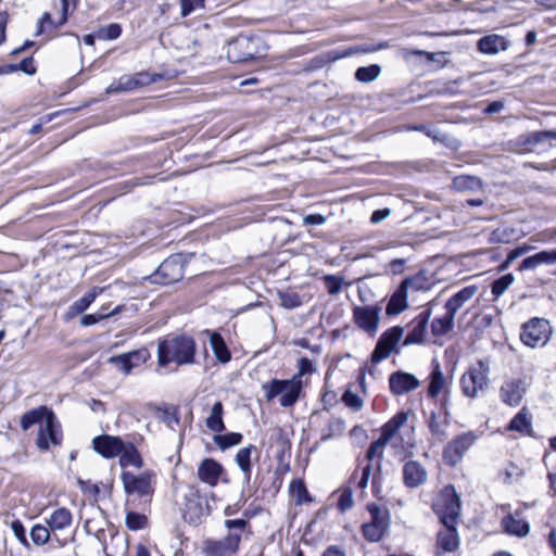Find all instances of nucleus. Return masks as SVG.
Returning <instances> with one entry per match:
<instances>
[{"label": "nucleus", "mask_w": 556, "mask_h": 556, "mask_svg": "<svg viewBox=\"0 0 556 556\" xmlns=\"http://www.w3.org/2000/svg\"><path fill=\"white\" fill-rule=\"evenodd\" d=\"M476 439L473 432H465L448 442L443 453L445 462L451 466L458 464L465 453L473 445Z\"/></svg>", "instance_id": "nucleus-10"}, {"label": "nucleus", "mask_w": 556, "mask_h": 556, "mask_svg": "<svg viewBox=\"0 0 556 556\" xmlns=\"http://www.w3.org/2000/svg\"><path fill=\"white\" fill-rule=\"evenodd\" d=\"M149 352L146 349L131 351L126 354L112 356L110 363L113 364L118 370L128 375L132 368H136L147 362Z\"/></svg>", "instance_id": "nucleus-14"}, {"label": "nucleus", "mask_w": 556, "mask_h": 556, "mask_svg": "<svg viewBox=\"0 0 556 556\" xmlns=\"http://www.w3.org/2000/svg\"><path fill=\"white\" fill-rule=\"evenodd\" d=\"M326 222V217L320 214H309L303 219L304 225H323Z\"/></svg>", "instance_id": "nucleus-63"}, {"label": "nucleus", "mask_w": 556, "mask_h": 556, "mask_svg": "<svg viewBox=\"0 0 556 556\" xmlns=\"http://www.w3.org/2000/svg\"><path fill=\"white\" fill-rule=\"evenodd\" d=\"M302 378L293 376L291 379H273L262 386L267 402L278 397L281 407H292L299 400L302 391Z\"/></svg>", "instance_id": "nucleus-2"}, {"label": "nucleus", "mask_w": 556, "mask_h": 556, "mask_svg": "<svg viewBox=\"0 0 556 556\" xmlns=\"http://www.w3.org/2000/svg\"><path fill=\"white\" fill-rule=\"evenodd\" d=\"M556 261V251H542L525 258L520 264L521 270L534 269L541 264H553Z\"/></svg>", "instance_id": "nucleus-32"}, {"label": "nucleus", "mask_w": 556, "mask_h": 556, "mask_svg": "<svg viewBox=\"0 0 556 556\" xmlns=\"http://www.w3.org/2000/svg\"><path fill=\"white\" fill-rule=\"evenodd\" d=\"M400 286L408 293H414L426 289V279L421 275H416L414 277L404 279Z\"/></svg>", "instance_id": "nucleus-51"}, {"label": "nucleus", "mask_w": 556, "mask_h": 556, "mask_svg": "<svg viewBox=\"0 0 556 556\" xmlns=\"http://www.w3.org/2000/svg\"><path fill=\"white\" fill-rule=\"evenodd\" d=\"M338 493L339 497L337 506L342 513H345L354 506L353 492L351 488L345 486L340 489Z\"/></svg>", "instance_id": "nucleus-52"}, {"label": "nucleus", "mask_w": 556, "mask_h": 556, "mask_svg": "<svg viewBox=\"0 0 556 556\" xmlns=\"http://www.w3.org/2000/svg\"><path fill=\"white\" fill-rule=\"evenodd\" d=\"M102 292L101 288L94 287L92 288L87 294H85L83 298L77 300L72 306L71 309L76 313H83L85 312L89 305L96 300V298Z\"/></svg>", "instance_id": "nucleus-45"}, {"label": "nucleus", "mask_w": 556, "mask_h": 556, "mask_svg": "<svg viewBox=\"0 0 556 556\" xmlns=\"http://www.w3.org/2000/svg\"><path fill=\"white\" fill-rule=\"evenodd\" d=\"M119 311H121V306H117V307H115L110 313H99V314H88V315H85L80 319V325L85 326V327L94 325L98 321H100V320H102V319H104V318H106L109 316L117 314Z\"/></svg>", "instance_id": "nucleus-55"}, {"label": "nucleus", "mask_w": 556, "mask_h": 556, "mask_svg": "<svg viewBox=\"0 0 556 556\" xmlns=\"http://www.w3.org/2000/svg\"><path fill=\"white\" fill-rule=\"evenodd\" d=\"M380 312L376 305L354 306L353 321L358 329L374 338L379 329Z\"/></svg>", "instance_id": "nucleus-9"}, {"label": "nucleus", "mask_w": 556, "mask_h": 556, "mask_svg": "<svg viewBox=\"0 0 556 556\" xmlns=\"http://www.w3.org/2000/svg\"><path fill=\"white\" fill-rule=\"evenodd\" d=\"M434 511L443 525L457 523L460 500L453 485H446L433 504Z\"/></svg>", "instance_id": "nucleus-4"}, {"label": "nucleus", "mask_w": 556, "mask_h": 556, "mask_svg": "<svg viewBox=\"0 0 556 556\" xmlns=\"http://www.w3.org/2000/svg\"><path fill=\"white\" fill-rule=\"evenodd\" d=\"M391 214L390 208L377 210L371 214L370 222L372 224H379L386 218H388Z\"/></svg>", "instance_id": "nucleus-62"}, {"label": "nucleus", "mask_w": 556, "mask_h": 556, "mask_svg": "<svg viewBox=\"0 0 556 556\" xmlns=\"http://www.w3.org/2000/svg\"><path fill=\"white\" fill-rule=\"evenodd\" d=\"M476 286H468L454 294L446 303L445 309L453 316L456 315L457 311L464 306L477 292Z\"/></svg>", "instance_id": "nucleus-29"}, {"label": "nucleus", "mask_w": 556, "mask_h": 556, "mask_svg": "<svg viewBox=\"0 0 556 556\" xmlns=\"http://www.w3.org/2000/svg\"><path fill=\"white\" fill-rule=\"evenodd\" d=\"M502 525L508 534L523 538L530 531V525L522 519L517 511L515 515H508L502 520Z\"/></svg>", "instance_id": "nucleus-28"}, {"label": "nucleus", "mask_w": 556, "mask_h": 556, "mask_svg": "<svg viewBox=\"0 0 556 556\" xmlns=\"http://www.w3.org/2000/svg\"><path fill=\"white\" fill-rule=\"evenodd\" d=\"M448 391V381L444 376L440 364L434 361L432 364V370L429 375L428 395L435 399L441 393Z\"/></svg>", "instance_id": "nucleus-23"}, {"label": "nucleus", "mask_w": 556, "mask_h": 556, "mask_svg": "<svg viewBox=\"0 0 556 556\" xmlns=\"http://www.w3.org/2000/svg\"><path fill=\"white\" fill-rule=\"evenodd\" d=\"M125 442L114 435H98L92 440V446L104 458H113L123 452Z\"/></svg>", "instance_id": "nucleus-16"}, {"label": "nucleus", "mask_w": 556, "mask_h": 556, "mask_svg": "<svg viewBox=\"0 0 556 556\" xmlns=\"http://www.w3.org/2000/svg\"><path fill=\"white\" fill-rule=\"evenodd\" d=\"M455 316L451 315L447 311L442 317L434 318L431 324L432 334L435 337L445 336L454 326Z\"/></svg>", "instance_id": "nucleus-39"}, {"label": "nucleus", "mask_w": 556, "mask_h": 556, "mask_svg": "<svg viewBox=\"0 0 556 556\" xmlns=\"http://www.w3.org/2000/svg\"><path fill=\"white\" fill-rule=\"evenodd\" d=\"M118 456L122 467L134 466L140 469L143 466L142 457L132 443H125L123 452Z\"/></svg>", "instance_id": "nucleus-31"}, {"label": "nucleus", "mask_w": 556, "mask_h": 556, "mask_svg": "<svg viewBox=\"0 0 556 556\" xmlns=\"http://www.w3.org/2000/svg\"><path fill=\"white\" fill-rule=\"evenodd\" d=\"M242 434L238 432H229L226 434H217L214 438V442L222 450L229 448L231 446L238 445L242 441Z\"/></svg>", "instance_id": "nucleus-47"}, {"label": "nucleus", "mask_w": 556, "mask_h": 556, "mask_svg": "<svg viewBox=\"0 0 556 556\" xmlns=\"http://www.w3.org/2000/svg\"><path fill=\"white\" fill-rule=\"evenodd\" d=\"M149 80L147 79V75L143 73L136 74L134 76H123L117 81L112 83L105 90L106 94L116 93V92H126L135 90L146 84Z\"/></svg>", "instance_id": "nucleus-22"}, {"label": "nucleus", "mask_w": 556, "mask_h": 556, "mask_svg": "<svg viewBox=\"0 0 556 556\" xmlns=\"http://www.w3.org/2000/svg\"><path fill=\"white\" fill-rule=\"evenodd\" d=\"M210 343L215 356L222 362L227 363L230 359V353L224 342V339L218 333H212Z\"/></svg>", "instance_id": "nucleus-41"}, {"label": "nucleus", "mask_w": 556, "mask_h": 556, "mask_svg": "<svg viewBox=\"0 0 556 556\" xmlns=\"http://www.w3.org/2000/svg\"><path fill=\"white\" fill-rule=\"evenodd\" d=\"M72 513L65 507L56 508L50 514L49 517L45 518V522L52 532L68 528L72 525Z\"/></svg>", "instance_id": "nucleus-27"}, {"label": "nucleus", "mask_w": 556, "mask_h": 556, "mask_svg": "<svg viewBox=\"0 0 556 556\" xmlns=\"http://www.w3.org/2000/svg\"><path fill=\"white\" fill-rule=\"evenodd\" d=\"M254 450L255 446L250 444L249 446L240 448L236 455V463L241 469L245 481H249L251 478V454Z\"/></svg>", "instance_id": "nucleus-37"}, {"label": "nucleus", "mask_w": 556, "mask_h": 556, "mask_svg": "<svg viewBox=\"0 0 556 556\" xmlns=\"http://www.w3.org/2000/svg\"><path fill=\"white\" fill-rule=\"evenodd\" d=\"M155 417L172 430H175V427L179 424V417L175 407H157L155 409Z\"/></svg>", "instance_id": "nucleus-42"}, {"label": "nucleus", "mask_w": 556, "mask_h": 556, "mask_svg": "<svg viewBox=\"0 0 556 556\" xmlns=\"http://www.w3.org/2000/svg\"><path fill=\"white\" fill-rule=\"evenodd\" d=\"M240 542L241 534L237 532H230L224 539L210 543L207 548L214 556H224L226 554L237 553Z\"/></svg>", "instance_id": "nucleus-20"}, {"label": "nucleus", "mask_w": 556, "mask_h": 556, "mask_svg": "<svg viewBox=\"0 0 556 556\" xmlns=\"http://www.w3.org/2000/svg\"><path fill=\"white\" fill-rule=\"evenodd\" d=\"M513 281L514 276L511 274L504 275L501 278L496 279L492 283V294L495 298L501 296L508 289Z\"/></svg>", "instance_id": "nucleus-53"}, {"label": "nucleus", "mask_w": 556, "mask_h": 556, "mask_svg": "<svg viewBox=\"0 0 556 556\" xmlns=\"http://www.w3.org/2000/svg\"><path fill=\"white\" fill-rule=\"evenodd\" d=\"M122 34V27L117 23H112L108 26L101 27L96 31V36L100 40H114Z\"/></svg>", "instance_id": "nucleus-50"}, {"label": "nucleus", "mask_w": 556, "mask_h": 556, "mask_svg": "<svg viewBox=\"0 0 556 556\" xmlns=\"http://www.w3.org/2000/svg\"><path fill=\"white\" fill-rule=\"evenodd\" d=\"M407 421V413L401 412L396 414L390 421L382 427L381 439H386L388 443Z\"/></svg>", "instance_id": "nucleus-34"}, {"label": "nucleus", "mask_w": 556, "mask_h": 556, "mask_svg": "<svg viewBox=\"0 0 556 556\" xmlns=\"http://www.w3.org/2000/svg\"><path fill=\"white\" fill-rule=\"evenodd\" d=\"M552 327L548 320L532 318L523 325L520 338L522 342L531 348L543 346L552 336Z\"/></svg>", "instance_id": "nucleus-8"}, {"label": "nucleus", "mask_w": 556, "mask_h": 556, "mask_svg": "<svg viewBox=\"0 0 556 556\" xmlns=\"http://www.w3.org/2000/svg\"><path fill=\"white\" fill-rule=\"evenodd\" d=\"M507 429L522 435H531L532 420L526 408H522L509 422Z\"/></svg>", "instance_id": "nucleus-30"}, {"label": "nucleus", "mask_w": 556, "mask_h": 556, "mask_svg": "<svg viewBox=\"0 0 556 556\" xmlns=\"http://www.w3.org/2000/svg\"><path fill=\"white\" fill-rule=\"evenodd\" d=\"M478 50L483 54H496L508 48L505 37L497 34L486 35L478 40Z\"/></svg>", "instance_id": "nucleus-26"}, {"label": "nucleus", "mask_w": 556, "mask_h": 556, "mask_svg": "<svg viewBox=\"0 0 556 556\" xmlns=\"http://www.w3.org/2000/svg\"><path fill=\"white\" fill-rule=\"evenodd\" d=\"M407 421V413L401 412L396 414L390 421L382 427L381 439H386L388 443Z\"/></svg>", "instance_id": "nucleus-35"}, {"label": "nucleus", "mask_w": 556, "mask_h": 556, "mask_svg": "<svg viewBox=\"0 0 556 556\" xmlns=\"http://www.w3.org/2000/svg\"><path fill=\"white\" fill-rule=\"evenodd\" d=\"M420 387L419 379L409 372L395 371L389 377V388L393 395H403Z\"/></svg>", "instance_id": "nucleus-13"}, {"label": "nucleus", "mask_w": 556, "mask_h": 556, "mask_svg": "<svg viewBox=\"0 0 556 556\" xmlns=\"http://www.w3.org/2000/svg\"><path fill=\"white\" fill-rule=\"evenodd\" d=\"M425 467L415 460L407 462L403 467V480L406 486L417 488L427 481Z\"/></svg>", "instance_id": "nucleus-21"}, {"label": "nucleus", "mask_w": 556, "mask_h": 556, "mask_svg": "<svg viewBox=\"0 0 556 556\" xmlns=\"http://www.w3.org/2000/svg\"><path fill=\"white\" fill-rule=\"evenodd\" d=\"M381 74V67L377 64L358 67L355 72V78L361 83H371Z\"/></svg>", "instance_id": "nucleus-43"}, {"label": "nucleus", "mask_w": 556, "mask_h": 556, "mask_svg": "<svg viewBox=\"0 0 556 556\" xmlns=\"http://www.w3.org/2000/svg\"><path fill=\"white\" fill-rule=\"evenodd\" d=\"M51 530L46 525H35L30 530V538L35 545L42 546L47 544L51 538Z\"/></svg>", "instance_id": "nucleus-44"}, {"label": "nucleus", "mask_w": 556, "mask_h": 556, "mask_svg": "<svg viewBox=\"0 0 556 556\" xmlns=\"http://www.w3.org/2000/svg\"><path fill=\"white\" fill-rule=\"evenodd\" d=\"M324 280L329 294L336 295L341 291L343 278L336 275H327Z\"/></svg>", "instance_id": "nucleus-56"}, {"label": "nucleus", "mask_w": 556, "mask_h": 556, "mask_svg": "<svg viewBox=\"0 0 556 556\" xmlns=\"http://www.w3.org/2000/svg\"><path fill=\"white\" fill-rule=\"evenodd\" d=\"M526 392V383L520 378H511L502 384L500 389L501 400L509 406H518Z\"/></svg>", "instance_id": "nucleus-15"}, {"label": "nucleus", "mask_w": 556, "mask_h": 556, "mask_svg": "<svg viewBox=\"0 0 556 556\" xmlns=\"http://www.w3.org/2000/svg\"><path fill=\"white\" fill-rule=\"evenodd\" d=\"M403 333L404 329L402 327H393L383 332L372 352V362L379 363L388 358L402 339Z\"/></svg>", "instance_id": "nucleus-12"}, {"label": "nucleus", "mask_w": 556, "mask_h": 556, "mask_svg": "<svg viewBox=\"0 0 556 556\" xmlns=\"http://www.w3.org/2000/svg\"><path fill=\"white\" fill-rule=\"evenodd\" d=\"M11 530L23 546H28L25 528L20 520L11 522Z\"/></svg>", "instance_id": "nucleus-60"}, {"label": "nucleus", "mask_w": 556, "mask_h": 556, "mask_svg": "<svg viewBox=\"0 0 556 556\" xmlns=\"http://www.w3.org/2000/svg\"><path fill=\"white\" fill-rule=\"evenodd\" d=\"M489 363L479 359L472 364L460 377V389L465 396L475 399L489 386Z\"/></svg>", "instance_id": "nucleus-3"}, {"label": "nucleus", "mask_w": 556, "mask_h": 556, "mask_svg": "<svg viewBox=\"0 0 556 556\" xmlns=\"http://www.w3.org/2000/svg\"><path fill=\"white\" fill-rule=\"evenodd\" d=\"M61 440L62 435L60 431V425L53 415V427L51 428V431L48 432L46 430V422L40 426L37 435V446L40 450H49L51 445L61 444Z\"/></svg>", "instance_id": "nucleus-24"}, {"label": "nucleus", "mask_w": 556, "mask_h": 556, "mask_svg": "<svg viewBox=\"0 0 556 556\" xmlns=\"http://www.w3.org/2000/svg\"><path fill=\"white\" fill-rule=\"evenodd\" d=\"M195 351L194 341L190 337L180 336L166 338L159 342L157 359L161 366L169 363L177 365L190 364L193 362Z\"/></svg>", "instance_id": "nucleus-1"}, {"label": "nucleus", "mask_w": 556, "mask_h": 556, "mask_svg": "<svg viewBox=\"0 0 556 556\" xmlns=\"http://www.w3.org/2000/svg\"><path fill=\"white\" fill-rule=\"evenodd\" d=\"M429 428L431 433L439 440H443L446 437L445 422L438 420L437 415L432 413L429 418Z\"/></svg>", "instance_id": "nucleus-57"}, {"label": "nucleus", "mask_w": 556, "mask_h": 556, "mask_svg": "<svg viewBox=\"0 0 556 556\" xmlns=\"http://www.w3.org/2000/svg\"><path fill=\"white\" fill-rule=\"evenodd\" d=\"M408 292L403 289L401 286L396 289V291L392 294L386 312L388 315H397L405 311L408 306L407 296Z\"/></svg>", "instance_id": "nucleus-33"}, {"label": "nucleus", "mask_w": 556, "mask_h": 556, "mask_svg": "<svg viewBox=\"0 0 556 556\" xmlns=\"http://www.w3.org/2000/svg\"><path fill=\"white\" fill-rule=\"evenodd\" d=\"M289 490L295 505H302L312 501L305 483L300 479L293 480L290 483Z\"/></svg>", "instance_id": "nucleus-40"}, {"label": "nucleus", "mask_w": 556, "mask_h": 556, "mask_svg": "<svg viewBox=\"0 0 556 556\" xmlns=\"http://www.w3.org/2000/svg\"><path fill=\"white\" fill-rule=\"evenodd\" d=\"M405 264V258H394L389 263L388 268L392 274L397 275L403 273Z\"/></svg>", "instance_id": "nucleus-61"}, {"label": "nucleus", "mask_w": 556, "mask_h": 556, "mask_svg": "<svg viewBox=\"0 0 556 556\" xmlns=\"http://www.w3.org/2000/svg\"><path fill=\"white\" fill-rule=\"evenodd\" d=\"M457 523L443 525L444 528L438 533V547L443 553L454 552L459 545V539L456 531Z\"/></svg>", "instance_id": "nucleus-25"}, {"label": "nucleus", "mask_w": 556, "mask_h": 556, "mask_svg": "<svg viewBox=\"0 0 556 556\" xmlns=\"http://www.w3.org/2000/svg\"><path fill=\"white\" fill-rule=\"evenodd\" d=\"M261 46L262 41L258 37L238 36L228 45V60L233 63H242L258 58Z\"/></svg>", "instance_id": "nucleus-5"}, {"label": "nucleus", "mask_w": 556, "mask_h": 556, "mask_svg": "<svg viewBox=\"0 0 556 556\" xmlns=\"http://www.w3.org/2000/svg\"><path fill=\"white\" fill-rule=\"evenodd\" d=\"M125 522L129 530L138 531L146 528L148 519L142 514L136 511H128L126 514Z\"/></svg>", "instance_id": "nucleus-49"}, {"label": "nucleus", "mask_w": 556, "mask_h": 556, "mask_svg": "<svg viewBox=\"0 0 556 556\" xmlns=\"http://www.w3.org/2000/svg\"><path fill=\"white\" fill-rule=\"evenodd\" d=\"M280 305L287 309H293L302 305V298L294 291L278 292Z\"/></svg>", "instance_id": "nucleus-46"}, {"label": "nucleus", "mask_w": 556, "mask_h": 556, "mask_svg": "<svg viewBox=\"0 0 556 556\" xmlns=\"http://www.w3.org/2000/svg\"><path fill=\"white\" fill-rule=\"evenodd\" d=\"M312 369V362L308 358L303 357L299 361V374L296 376L301 378L303 375L309 374Z\"/></svg>", "instance_id": "nucleus-64"}, {"label": "nucleus", "mask_w": 556, "mask_h": 556, "mask_svg": "<svg viewBox=\"0 0 556 556\" xmlns=\"http://www.w3.org/2000/svg\"><path fill=\"white\" fill-rule=\"evenodd\" d=\"M431 316L430 309L419 313L408 325V333L404 340V345L420 344L425 341L427 326Z\"/></svg>", "instance_id": "nucleus-17"}, {"label": "nucleus", "mask_w": 556, "mask_h": 556, "mask_svg": "<svg viewBox=\"0 0 556 556\" xmlns=\"http://www.w3.org/2000/svg\"><path fill=\"white\" fill-rule=\"evenodd\" d=\"M223 404L222 402H216L211 408V414L206 418V427L216 433H220L225 430V425L223 421Z\"/></svg>", "instance_id": "nucleus-36"}, {"label": "nucleus", "mask_w": 556, "mask_h": 556, "mask_svg": "<svg viewBox=\"0 0 556 556\" xmlns=\"http://www.w3.org/2000/svg\"><path fill=\"white\" fill-rule=\"evenodd\" d=\"M184 276V265L180 255H172L161 263L153 275L155 282L168 285L180 280Z\"/></svg>", "instance_id": "nucleus-11"}, {"label": "nucleus", "mask_w": 556, "mask_h": 556, "mask_svg": "<svg viewBox=\"0 0 556 556\" xmlns=\"http://www.w3.org/2000/svg\"><path fill=\"white\" fill-rule=\"evenodd\" d=\"M370 514V521L362 528L364 536L370 542L380 541L390 526V515L387 509H382L376 504L367 506Z\"/></svg>", "instance_id": "nucleus-7"}, {"label": "nucleus", "mask_w": 556, "mask_h": 556, "mask_svg": "<svg viewBox=\"0 0 556 556\" xmlns=\"http://www.w3.org/2000/svg\"><path fill=\"white\" fill-rule=\"evenodd\" d=\"M480 185V180L472 176H458L453 180V187L459 191L476 190Z\"/></svg>", "instance_id": "nucleus-48"}, {"label": "nucleus", "mask_w": 556, "mask_h": 556, "mask_svg": "<svg viewBox=\"0 0 556 556\" xmlns=\"http://www.w3.org/2000/svg\"><path fill=\"white\" fill-rule=\"evenodd\" d=\"M344 431V420L338 417H331L327 420L326 426L321 429V440L327 441L334 437L341 435Z\"/></svg>", "instance_id": "nucleus-38"}, {"label": "nucleus", "mask_w": 556, "mask_h": 556, "mask_svg": "<svg viewBox=\"0 0 556 556\" xmlns=\"http://www.w3.org/2000/svg\"><path fill=\"white\" fill-rule=\"evenodd\" d=\"M53 412L47 406H39L35 409L26 412L21 418V427L23 430L29 429L31 426L46 422V430L49 432L53 427Z\"/></svg>", "instance_id": "nucleus-18"}, {"label": "nucleus", "mask_w": 556, "mask_h": 556, "mask_svg": "<svg viewBox=\"0 0 556 556\" xmlns=\"http://www.w3.org/2000/svg\"><path fill=\"white\" fill-rule=\"evenodd\" d=\"M121 479L127 494L151 496L154 492L155 472L152 470H146L140 475L123 471Z\"/></svg>", "instance_id": "nucleus-6"}, {"label": "nucleus", "mask_w": 556, "mask_h": 556, "mask_svg": "<svg viewBox=\"0 0 556 556\" xmlns=\"http://www.w3.org/2000/svg\"><path fill=\"white\" fill-rule=\"evenodd\" d=\"M388 443L386 442V439L379 438L377 441L372 442L367 451V458L369 460H372L376 457L382 456V451L386 447Z\"/></svg>", "instance_id": "nucleus-59"}, {"label": "nucleus", "mask_w": 556, "mask_h": 556, "mask_svg": "<svg viewBox=\"0 0 556 556\" xmlns=\"http://www.w3.org/2000/svg\"><path fill=\"white\" fill-rule=\"evenodd\" d=\"M342 402L345 404V406L352 408L353 410H361L364 406L363 399L354 393L351 390H346L342 395Z\"/></svg>", "instance_id": "nucleus-54"}, {"label": "nucleus", "mask_w": 556, "mask_h": 556, "mask_svg": "<svg viewBox=\"0 0 556 556\" xmlns=\"http://www.w3.org/2000/svg\"><path fill=\"white\" fill-rule=\"evenodd\" d=\"M197 473L198 478L203 483L215 486L224 473V468L218 462L212 458H205L200 463Z\"/></svg>", "instance_id": "nucleus-19"}, {"label": "nucleus", "mask_w": 556, "mask_h": 556, "mask_svg": "<svg viewBox=\"0 0 556 556\" xmlns=\"http://www.w3.org/2000/svg\"><path fill=\"white\" fill-rule=\"evenodd\" d=\"M205 0H180V14L182 17L188 16L197 9H204Z\"/></svg>", "instance_id": "nucleus-58"}]
</instances>
